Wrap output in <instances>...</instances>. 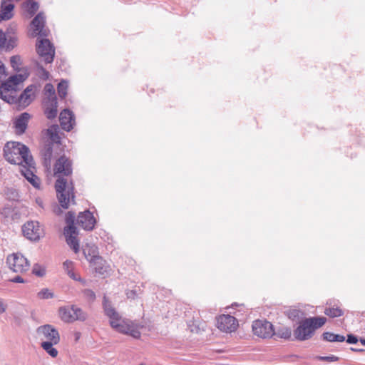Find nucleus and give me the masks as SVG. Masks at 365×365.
<instances>
[{
  "label": "nucleus",
  "instance_id": "nucleus-5",
  "mask_svg": "<svg viewBox=\"0 0 365 365\" xmlns=\"http://www.w3.org/2000/svg\"><path fill=\"white\" fill-rule=\"evenodd\" d=\"M36 52L46 63H51L55 56L53 45L47 38L38 39Z\"/></svg>",
  "mask_w": 365,
  "mask_h": 365
},
{
  "label": "nucleus",
  "instance_id": "nucleus-3",
  "mask_svg": "<svg viewBox=\"0 0 365 365\" xmlns=\"http://www.w3.org/2000/svg\"><path fill=\"white\" fill-rule=\"evenodd\" d=\"M29 153V148L19 142H8L4 148L5 159L11 164L19 165L21 168L24 165L32 166L34 164Z\"/></svg>",
  "mask_w": 365,
  "mask_h": 365
},
{
  "label": "nucleus",
  "instance_id": "nucleus-10",
  "mask_svg": "<svg viewBox=\"0 0 365 365\" xmlns=\"http://www.w3.org/2000/svg\"><path fill=\"white\" fill-rule=\"evenodd\" d=\"M36 332L39 336H42L46 339V341H50L53 344H58L60 341L59 333L52 325L45 324L40 326L37 328Z\"/></svg>",
  "mask_w": 365,
  "mask_h": 365
},
{
  "label": "nucleus",
  "instance_id": "nucleus-2",
  "mask_svg": "<svg viewBox=\"0 0 365 365\" xmlns=\"http://www.w3.org/2000/svg\"><path fill=\"white\" fill-rule=\"evenodd\" d=\"M103 308L105 314L109 318L110 325L113 329L120 333L130 335L135 339L140 337L139 329L141 327L128 319L122 318L106 296L103 299Z\"/></svg>",
  "mask_w": 365,
  "mask_h": 365
},
{
  "label": "nucleus",
  "instance_id": "nucleus-24",
  "mask_svg": "<svg viewBox=\"0 0 365 365\" xmlns=\"http://www.w3.org/2000/svg\"><path fill=\"white\" fill-rule=\"evenodd\" d=\"M56 344H53L50 341H43L41 344V346L44 351H46L48 354H49L51 357L55 358L58 356V350L53 347V345Z\"/></svg>",
  "mask_w": 365,
  "mask_h": 365
},
{
  "label": "nucleus",
  "instance_id": "nucleus-40",
  "mask_svg": "<svg viewBox=\"0 0 365 365\" xmlns=\"http://www.w3.org/2000/svg\"><path fill=\"white\" fill-rule=\"evenodd\" d=\"M76 218V215L74 212L69 211L66 215V222L67 226H75L74 221Z\"/></svg>",
  "mask_w": 365,
  "mask_h": 365
},
{
  "label": "nucleus",
  "instance_id": "nucleus-13",
  "mask_svg": "<svg viewBox=\"0 0 365 365\" xmlns=\"http://www.w3.org/2000/svg\"><path fill=\"white\" fill-rule=\"evenodd\" d=\"M44 114L48 119H53L58 113V102L56 96L43 100Z\"/></svg>",
  "mask_w": 365,
  "mask_h": 365
},
{
  "label": "nucleus",
  "instance_id": "nucleus-53",
  "mask_svg": "<svg viewBox=\"0 0 365 365\" xmlns=\"http://www.w3.org/2000/svg\"><path fill=\"white\" fill-rule=\"evenodd\" d=\"M351 349L352 351H362V349H355V348H351Z\"/></svg>",
  "mask_w": 365,
  "mask_h": 365
},
{
  "label": "nucleus",
  "instance_id": "nucleus-55",
  "mask_svg": "<svg viewBox=\"0 0 365 365\" xmlns=\"http://www.w3.org/2000/svg\"><path fill=\"white\" fill-rule=\"evenodd\" d=\"M77 335H78V336H76V339H78V337H79V333H77Z\"/></svg>",
  "mask_w": 365,
  "mask_h": 365
},
{
  "label": "nucleus",
  "instance_id": "nucleus-8",
  "mask_svg": "<svg viewBox=\"0 0 365 365\" xmlns=\"http://www.w3.org/2000/svg\"><path fill=\"white\" fill-rule=\"evenodd\" d=\"M24 235L31 241H38L43 235V231L37 221H29L22 227Z\"/></svg>",
  "mask_w": 365,
  "mask_h": 365
},
{
  "label": "nucleus",
  "instance_id": "nucleus-26",
  "mask_svg": "<svg viewBox=\"0 0 365 365\" xmlns=\"http://www.w3.org/2000/svg\"><path fill=\"white\" fill-rule=\"evenodd\" d=\"M324 314L329 317H338L344 314V311L339 307H328L324 309Z\"/></svg>",
  "mask_w": 365,
  "mask_h": 365
},
{
  "label": "nucleus",
  "instance_id": "nucleus-29",
  "mask_svg": "<svg viewBox=\"0 0 365 365\" xmlns=\"http://www.w3.org/2000/svg\"><path fill=\"white\" fill-rule=\"evenodd\" d=\"M287 316L292 321H299L303 318L304 312L299 309H292L287 311Z\"/></svg>",
  "mask_w": 365,
  "mask_h": 365
},
{
  "label": "nucleus",
  "instance_id": "nucleus-16",
  "mask_svg": "<svg viewBox=\"0 0 365 365\" xmlns=\"http://www.w3.org/2000/svg\"><path fill=\"white\" fill-rule=\"evenodd\" d=\"M59 121L63 130L70 131L75 123L74 115L70 110L64 109L60 113Z\"/></svg>",
  "mask_w": 365,
  "mask_h": 365
},
{
  "label": "nucleus",
  "instance_id": "nucleus-42",
  "mask_svg": "<svg viewBox=\"0 0 365 365\" xmlns=\"http://www.w3.org/2000/svg\"><path fill=\"white\" fill-rule=\"evenodd\" d=\"M10 63L14 68H18V66L21 64V57L18 55L11 56Z\"/></svg>",
  "mask_w": 365,
  "mask_h": 365
},
{
  "label": "nucleus",
  "instance_id": "nucleus-15",
  "mask_svg": "<svg viewBox=\"0 0 365 365\" xmlns=\"http://www.w3.org/2000/svg\"><path fill=\"white\" fill-rule=\"evenodd\" d=\"M0 217L4 223L17 221L20 219L19 212L10 206H5L0 210Z\"/></svg>",
  "mask_w": 365,
  "mask_h": 365
},
{
  "label": "nucleus",
  "instance_id": "nucleus-12",
  "mask_svg": "<svg viewBox=\"0 0 365 365\" xmlns=\"http://www.w3.org/2000/svg\"><path fill=\"white\" fill-rule=\"evenodd\" d=\"M63 234L66 241L68 246L73 250L75 253L78 252L80 250L79 240L77 239L78 231L75 226H66L64 227Z\"/></svg>",
  "mask_w": 365,
  "mask_h": 365
},
{
  "label": "nucleus",
  "instance_id": "nucleus-6",
  "mask_svg": "<svg viewBox=\"0 0 365 365\" xmlns=\"http://www.w3.org/2000/svg\"><path fill=\"white\" fill-rule=\"evenodd\" d=\"M6 264L9 269L14 272H24L29 268L27 259L20 254L9 255L6 259Z\"/></svg>",
  "mask_w": 365,
  "mask_h": 365
},
{
  "label": "nucleus",
  "instance_id": "nucleus-38",
  "mask_svg": "<svg viewBox=\"0 0 365 365\" xmlns=\"http://www.w3.org/2000/svg\"><path fill=\"white\" fill-rule=\"evenodd\" d=\"M84 297L90 302L95 301L96 296L93 291L89 289H86L83 291Z\"/></svg>",
  "mask_w": 365,
  "mask_h": 365
},
{
  "label": "nucleus",
  "instance_id": "nucleus-14",
  "mask_svg": "<svg viewBox=\"0 0 365 365\" xmlns=\"http://www.w3.org/2000/svg\"><path fill=\"white\" fill-rule=\"evenodd\" d=\"M96 220L90 211L81 212L77 218V224L86 230H92L94 227Z\"/></svg>",
  "mask_w": 365,
  "mask_h": 365
},
{
  "label": "nucleus",
  "instance_id": "nucleus-23",
  "mask_svg": "<svg viewBox=\"0 0 365 365\" xmlns=\"http://www.w3.org/2000/svg\"><path fill=\"white\" fill-rule=\"evenodd\" d=\"M73 306L59 308L58 313L61 320L65 322H73Z\"/></svg>",
  "mask_w": 365,
  "mask_h": 365
},
{
  "label": "nucleus",
  "instance_id": "nucleus-21",
  "mask_svg": "<svg viewBox=\"0 0 365 365\" xmlns=\"http://www.w3.org/2000/svg\"><path fill=\"white\" fill-rule=\"evenodd\" d=\"M41 156L42 158V161L43 165L46 168H49L51 167V160L53 155V148L52 145L48 144L46 145L43 148L40 152Z\"/></svg>",
  "mask_w": 365,
  "mask_h": 365
},
{
  "label": "nucleus",
  "instance_id": "nucleus-20",
  "mask_svg": "<svg viewBox=\"0 0 365 365\" xmlns=\"http://www.w3.org/2000/svg\"><path fill=\"white\" fill-rule=\"evenodd\" d=\"M91 266L96 273L104 274L108 272V267L106 265V261L100 256H94L89 259Z\"/></svg>",
  "mask_w": 365,
  "mask_h": 365
},
{
  "label": "nucleus",
  "instance_id": "nucleus-46",
  "mask_svg": "<svg viewBox=\"0 0 365 365\" xmlns=\"http://www.w3.org/2000/svg\"><path fill=\"white\" fill-rule=\"evenodd\" d=\"M68 276L74 279V280H76V281H79L81 282H82L83 284H86V281L84 279H83L82 278H81L80 277H76V274L73 272V271H68Z\"/></svg>",
  "mask_w": 365,
  "mask_h": 365
},
{
  "label": "nucleus",
  "instance_id": "nucleus-49",
  "mask_svg": "<svg viewBox=\"0 0 365 365\" xmlns=\"http://www.w3.org/2000/svg\"><path fill=\"white\" fill-rule=\"evenodd\" d=\"M7 309V304L3 299L0 298V314L4 313Z\"/></svg>",
  "mask_w": 365,
  "mask_h": 365
},
{
  "label": "nucleus",
  "instance_id": "nucleus-54",
  "mask_svg": "<svg viewBox=\"0 0 365 365\" xmlns=\"http://www.w3.org/2000/svg\"><path fill=\"white\" fill-rule=\"evenodd\" d=\"M360 341L363 345H365V339H361Z\"/></svg>",
  "mask_w": 365,
  "mask_h": 365
},
{
  "label": "nucleus",
  "instance_id": "nucleus-27",
  "mask_svg": "<svg viewBox=\"0 0 365 365\" xmlns=\"http://www.w3.org/2000/svg\"><path fill=\"white\" fill-rule=\"evenodd\" d=\"M87 319V314L83 312L81 308L73 306V322L81 321L83 322Z\"/></svg>",
  "mask_w": 365,
  "mask_h": 365
},
{
  "label": "nucleus",
  "instance_id": "nucleus-51",
  "mask_svg": "<svg viewBox=\"0 0 365 365\" xmlns=\"http://www.w3.org/2000/svg\"><path fill=\"white\" fill-rule=\"evenodd\" d=\"M11 281L12 282H15V283H24V279L20 276H16V277H14Z\"/></svg>",
  "mask_w": 365,
  "mask_h": 365
},
{
  "label": "nucleus",
  "instance_id": "nucleus-9",
  "mask_svg": "<svg viewBox=\"0 0 365 365\" xmlns=\"http://www.w3.org/2000/svg\"><path fill=\"white\" fill-rule=\"evenodd\" d=\"M254 334L261 338H269L274 335L273 325L266 320H256L252 324Z\"/></svg>",
  "mask_w": 365,
  "mask_h": 365
},
{
  "label": "nucleus",
  "instance_id": "nucleus-22",
  "mask_svg": "<svg viewBox=\"0 0 365 365\" xmlns=\"http://www.w3.org/2000/svg\"><path fill=\"white\" fill-rule=\"evenodd\" d=\"M22 9L27 13L28 17H31L39 9V4L36 1L27 0L22 4Z\"/></svg>",
  "mask_w": 365,
  "mask_h": 365
},
{
  "label": "nucleus",
  "instance_id": "nucleus-39",
  "mask_svg": "<svg viewBox=\"0 0 365 365\" xmlns=\"http://www.w3.org/2000/svg\"><path fill=\"white\" fill-rule=\"evenodd\" d=\"M9 81L14 85V86L16 87L20 83L24 81L22 75H14L9 78Z\"/></svg>",
  "mask_w": 365,
  "mask_h": 365
},
{
  "label": "nucleus",
  "instance_id": "nucleus-41",
  "mask_svg": "<svg viewBox=\"0 0 365 365\" xmlns=\"http://www.w3.org/2000/svg\"><path fill=\"white\" fill-rule=\"evenodd\" d=\"M32 272L38 277H43L46 274L45 269L42 268L38 264H34Z\"/></svg>",
  "mask_w": 365,
  "mask_h": 365
},
{
  "label": "nucleus",
  "instance_id": "nucleus-25",
  "mask_svg": "<svg viewBox=\"0 0 365 365\" xmlns=\"http://www.w3.org/2000/svg\"><path fill=\"white\" fill-rule=\"evenodd\" d=\"M322 339L324 341H330V342H342L345 340V336L340 334H336L331 332H324L322 334Z\"/></svg>",
  "mask_w": 365,
  "mask_h": 365
},
{
  "label": "nucleus",
  "instance_id": "nucleus-11",
  "mask_svg": "<svg viewBox=\"0 0 365 365\" xmlns=\"http://www.w3.org/2000/svg\"><path fill=\"white\" fill-rule=\"evenodd\" d=\"M217 328L225 332L235 331L237 327L238 322L237 319L231 315H221L217 319Z\"/></svg>",
  "mask_w": 365,
  "mask_h": 365
},
{
  "label": "nucleus",
  "instance_id": "nucleus-35",
  "mask_svg": "<svg viewBox=\"0 0 365 365\" xmlns=\"http://www.w3.org/2000/svg\"><path fill=\"white\" fill-rule=\"evenodd\" d=\"M44 93L46 97L45 98H53V96H56L55 93L54 87L51 83H46L44 86Z\"/></svg>",
  "mask_w": 365,
  "mask_h": 365
},
{
  "label": "nucleus",
  "instance_id": "nucleus-19",
  "mask_svg": "<svg viewBox=\"0 0 365 365\" xmlns=\"http://www.w3.org/2000/svg\"><path fill=\"white\" fill-rule=\"evenodd\" d=\"M35 89V86L30 85L24 91V92L19 97H17V101L19 106L25 108L31 103V96L34 94Z\"/></svg>",
  "mask_w": 365,
  "mask_h": 365
},
{
  "label": "nucleus",
  "instance_id": "nucleus-28",
  "mask_svg": "<svg viewBox=\"0 0 365 365\" xmlns=\"http://www.w3.org/2000/svg\"><path fill=\"white\" fill-rule=\"evenodd\" d=\"M83 252L88 261H89L91 257H94V256H98L97 249L93 246L86 245L83 248Z\"/></svg>",
  "mask_w": 365,
  "mask_h": 365
},
{
  "label": "nucleus",
  "instance_id": "nucleus-32",
  "mask_svg": "<svg viewBox=\"0 0 365 365\" xmlns=\"http://www.w3.org/2000/svg\"><path fill=\"white\" fill-rule=\"evenodd\" d=\"M68 86V82L66 81H64V80L61 81L58 84L57 89H58V95H59L61 98H66V96L67 95Z\"/></svg>",
  "mask_w": 365,
  "mask_h": 365
},
{
  "label": "nucleus",
  "instance_id": "nucleus-7",
  "mask_svg": "<svg viewBox=\"0 0 365 365\" xmlns=\"http://www.w3.org/2000/svg\"><path fill=\"white\" fill-rule=\"evenodd\" d=\"M46 17L43 12H39L31 22L32 31L30 33L31 37L37 36L47 37L49 31L45 29Z\"/></svg>",
  "mask_w": 365,
  "mask_h": 365
},
{
  "label": "nucleus",
  "instance_id": "nucleus-45",
  "mask_svg": "<svg viewBox=\"0 0 365 365\" xmlns=\"http://www.w3.org/2000/svg\"><path fill=\"white\" fill-rule=\"evenodd\" d=\"M73 264V262L70 260H66L63 262V269L67 272V274H68V271H72Z\"/></svg>",
  "mask_w": 365,
  "mask_h": 365
},
{
  "label": "nucleus",
  "instance_id": "nucleus-31",
  "mask_svg": "<svg viewBox=\"0 0 365 365\" xmlns=\"http://www.w3.org/2000/svg\"><path fill=\"white\" fill-rule=\"evenodd\" d=\"M274 334L283 339H289L292 335V330L289 327H280L276 332L274 331Z\"/></svg>",
  "mask_w": 365,
  "mask_h": 365
},
{
  "label": "nucleus",
  "instance_id": "nucleus-44",
  "mask_svg": "<svg viewBox=\"0 0 365 365\" xmlns=\"http://www.w3.org/2000/svg\"><path fill=\"white\" fill-rule=\"evenodd\" d=\"M318 359L320 360V361H336L338 360V357L337 356H335L334 355H331V356H319Z\"/></svg>",
  "mask_w": 365,
  "mask_h": 365
},
{
  "label": "nucleus",
  "instance_id": "nucleus-48",
  "mask_svg": "<svg viewBox=\"0 0 365 365\" xmlns=\"http://www.w3.org/2000/svg\"><path fill=\"white\" fill-rule=\"evenodd\" d=\"M346 341H347V343L351 344H356L358 341V339L356 336H354L353 334H349L347 336Z\"/></svg>",
  "mask_w": 365,
  "mask_h": 365
},
{
  "label": "nucleus",
  "instance_id": "nucleus-36",
  "mask_svg": "<svg viewBox=\"0 0 365 365\" xmlns=\"http://www.w3.org/2000/svg\"><path fill=\"white\" fill-rule=\"evenodd\" d=\"M37 296L39 299H52L54 295L53 293L50 292L48 289L45 288L38 292Z\"/></svg>",
  "mask_w": 365,
  "mask_h": 365
},
{
  "label": "nucleus",
  "instance_id": "nucleus-56",
  "mask_svg": "<svg viewBox=\"0 0 365 365\" xmlns=\"http://www.w3.org/2000/svg\"><path fill=\"white\" fill-rule=\"evenodd\" d=\"M139 365H145V364H139Z\"/></svg>",
  "mask_w": 365,
  "mask_h": 365
},
{
  "label": "nucleus",
  "instance_id": "nucleus-1",
  "mask_svg": "<svg viewBox=\"0 0 365 365\" xmlns=\"http://www.w3.org/2000/svg\"><path fill=\"white\" fill-rule=\"evenodd\" d=\"M73 173V161L68 157L60 156L53 165V174L57 178L55 188L60 205L68 209L71 202L75 203L74 185L65 177H70Z\"/></svg>",
  "mask_w": 365,
  "mask_h": 365
},
{
  "label": "nucleus",
  "instance_id": "nucleus-17",
  "mask_svg": "<svg viewBox=\"0 0 365 365\" xmlns=\"http://www.w3.org/2000/svg\"><path fill=\"white\" fill-rule=\"evenodd\" d=\"M34 163L32 166L23 165V167L20 168V172L34 187L39 188V178L34 174Z\"/></svg>",
  "mask_w": 365,
  "mask_h": 365
},
{
  "label": "nucleus",
  "instance_id": "nucleus-50",
  "mask_svg": "<svg viewBox=\"0 0 365 365\" xmlns=\"http://www.w3.org/2000/svg\"><path fill=\"white\" fill-rule=\"evenodd\" d=\"M11 191V195L8 197L11 200H15L19 197L18 192L15 190H9Z\"/></svg>",
  "mask_w": 365,
  "mask_h": 365
},
{
  "label": "nucleus",
  "instance_id": "nucleus-37",
  "mask_svg": "<svg viewBox=\"0 0 365 365\" xmlns=\"http://www.w3.org/2000/svg\"><path fill=\"white\" fill-rule=\"evenodd\" d=\"M58 125H52L51 128L46 130L47 135L52 140H55L56 138H58Z\"/></svg>",
  "mask_w": 365,
  "mask_h": 365
},
{
  "label": "nucleus",
  "instance_id": "nucleus-33",
  "mask_svg": "<svg viewBox=\"0 0 365 365\" xmlns=\"http://www.w3.org/2000/svg\"><path fill=\"white\" fill-rule=\"evenodd\" d=\"M0 91H2L3 92H5V93H7L9 92H14L16 91V87L11 83V82L9 81V79L3 83H1L0 86Z\"/></svg>",
  "mask_w": 365,
  "mask_h": 365
},
{
  "label": "nucleus",
  "instance_id": "nucleus-30",
  "mask_svg": "<svg viewBox=\"0 0 365 365\" xmlns=\"http://www.w3.org/2000/svg\"><path fill=\"white\" fill-rule=\"evenodd\" d=\"M12 93L13 92H9L5 93V92L0 91V98L9 104L18 103L17 97L13 96Z\"/></svg>",
  "mask_w": 365,
  "mask_h": 365
},
{
  "label": "nucleus",
  "instance_id": "nucleus-43",
  "mask_svg": "<svg viewBox=\"0 0 365 365\" xmlns=\"http://www.w3.org/2000/svg\"><path fill=\"white\" fill-rule=\"evenodd\" d=\"M7 76L4 64L0 61V82Z\"/></svg>",
  "mask_w": 365,
  "mask_h": 365
},
{
  "label": "nucleus",
  "instance_id": "nucleus-52",
  "mask_svg": "<svg viewBox=\"0 0 365 365\" xmlns=\"http://www.w3.org/2000/svg\"><path fill=\"white\" fill-rule=\"evenodd\" d=\"M39 68L42 71V72L47 76L48 73L43 68V66H39Z\"/></svg>",
  "mask_w": 365,
  "mask_h": 365
},
{
  "label": "nucleus",
  "instance_id": "nucleus-4",
  "mask_svg": "<svg viewBox=\"0 0 365 365\" xmlns=\"http://www.w3.org/2000/svg\"><path fill=\"white\" fill-rule=\"evenodd\" d=\"M326 322L327 319L324 317H314L302 319L294 330V336L299 341L308 340L312 337L315 331L322 327Z\"/></svg>",
  "mask_w": 365,
  "mask_h": 365
},
{
  "label": "nucleus",
  "instance_id": "nucleus-34",
  "mask_svg": "<svg viewBox=\"0 0 365 365\" xmlns=\"http://www.w3.org/2000/svg\"><path fill=\"white\" fill-rule=\"evenodd\" d=\"M18 38L16 36H10L8 39L6 38V51H11L14 48H15L17 46Z\"/></svg>",
  "mask_w": 365,
  "mask_h": 365
},
{
  "label": "nucleus",
  "instance_id": "nucleus-47",
  "mask_svg": "<svg viewBox=\"0 0 365 365\" xmlns=\"http://www.w3.org/2000/svg\"><path fill=\"white\" fill-rule=\"evenodd\" d=\"M6 37L5 33L0 30V48L4 47L6 44Z\"/></svg>",
  "mask_w": 365,
  "mask_h": 365
},
{
  "label": "nucleus",
  "instance_id": "nucleus-18",
  "mask_svg": "<svg viewBox=\"0 0 365 365\" xmlns=\"http://www.w3.org/2000/svg\"><path fill=\"white\" fill-rule=\"evenodd\" d=\"M31 118V115L26 112L19 115L14 120V125L15 132L18 135H21L25 133L29 121Z\"/></svg>",
  "mask_w": 365,
  "mask_h": 365
}]
</instances>
